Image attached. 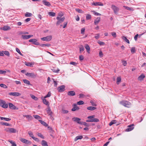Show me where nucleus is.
I'll return each instance as SVG.
<instances>
[{
	"instance_id": "55",
	"label": "nucleus",
	"mask_w": 146,
	"mask_h": 146,
	"mask_svg": "<svg viewBox=\"0 0 146 146\" xmlns=\"http://www.w3.org/2000/svg\"><path fill=\"white\" fill-rule=\"evenodd\" d=\"M123 7L127 10L131 11L132 10L131 8L129 7L126 6H123Z\"/></svg>"
},
{
	"instance_id": "38",
	"label": "nucleus",
	"mask_w": 146,
	"mask_h": 146,
	"mask_svg": "<svg viewBox=\"0 0 146 146\" xmlns=\"http://www.w3.org/2000/svg\"><path fill=\"white\" fill-rule=\"evenodd\" d=\"M86 19L87 20H88L90 19H91V15L89 14H86Z\"/></svg>"
},
{
	"instance_id": "4",
	"label": "nucleus",
	"mask_w": 146,
	"mask_h": 146,
	"mask_svg": "<svg viewBox=\"0 0 146 146\" xmlns=\"http://www.w3.org/2000/svg\"><path fill=\"white\" fill-rule=\"evenodd\" d=\"M111 7L114 13L115 14H117L119 10V8L114 5H112Z\"/></svg>"
},
{
	"instance_id": "19",
	"label": "nucleus",
	"mask_w": 146,
	"mask_h": 146,
	"mask_svg": "<svg viewBox=\"0 0 146 146\" xmlns=\"http://www.w3.org/2000/svg\"><path fill=\"white\" fill-rule=\"evenodd\" d=\"M43 3L45 5L49 6L51 5L50 3L49 2L46 1L45 0L42 1Z\"/></svg>"
},
{
	"instance_id": "17",
	"label": "nucleus",
	"mask_w": 146,
	"mask_h": 146,
	"mask_svg": "<svg viewBox=\"0 0 146 146\" xmlns=\"http://www.w3.org/2000/svg\"><path fill=\"white\" fill-rule=\"evenodd\" d=\"M68 94L69 96H73L75 95V93L73 91H70L68 92Z\"/></svg>"
},
{
	"instance_id": "57",
	"label": "nucleus",
	"mask_w": 146,
	"mask_h": 146,
	"mask_svg": "<svg viewBox=\"0 0 146 146\" xmlns=\"http://www.w3.org/2000/svg\"><path fill=\"white\" fill-rule=\"evenodd\" d=\"M90 103H91L92 105V106H96V104H95L94 103V101H93L91 100L90 101Z\"/></svg>"
},
{
	"instance_id": "54",
	"label": "nucleus",
	"mask_w": 146,
	"mask_h": 146,
	"mask_svg": "<svg viewBox=\"0 0 146 146\" xmlns=\"http://www.w3.org/2000/svg\"><path fill=\"white\" fill-rule=\"evenodd\" d=\"M98 43L100 44V45H104L105 44V43L104 42L100 41H98Z\"/></svg>"
},
{
	"instance_id": "24",
	"label": "nucleus",
	"mask_w": 146,
	"mask_h": 146,
	"mask_svg": "<svg viewBox=\"0 0 146 146\" xmlns=\"http://www.w3.org/2000/svg\"><path fill=\"white\" fill-rule=\"evenodd\" d=\"M41 144L42 146H48L47 142L45 140H42Z\"/></svg>"
},
{
	"instance_id": "11",
	"label": "nucleus",
	"mask_w": 146,
	"mask_h": 146,
	"mask_svg": "<svg viewBox=\"0 0 146 146\" xmlns=\"http://www.w3.org/2000/svg\"><path fill=\"white\" fill-rule=\"evenodd\" d=\"M134 124H132L131 125H129L128 126V128L126 130V131H129L132 130L134 129Z\"/></svg>"
},
{
	"instance_id": "26",
	"label": "nucleus",
	"mask_w": 146,
	"mask_h": 146,
	"mask_svg": "<svg viewBox=\"0 0 146 146\" xmlns=\"http://www.w3.org/2000/svg\"><path fill=\"white\" fill-rule=\"evenodd\" d=\"M85 47L88 53H90V48L88 44H86Z\"/></svg>"
},
{
	"instance_id": "27",
	"label": "nucleus",
	"mask_w": 146,
	"mask_h": 146,
	"mask_svg": "<svg viewBox=\"0 0 146 146\" xmlns=\"http://www.w3.org/2000/svg\"><path fill=\"white\" fill-rule=\"evenodd\" d=\"M47 112L49 115L51 116L52 112L51 111V109L49 107L48 108V110H47Z\"/></svg>"
},
{
	"instance_id": "39",
	"label": "nucleus",
	"mask_w": 146,
	"mask_h": 146,
	"mask_svg": "<svg viewBox=\"0 0 146 146\" xmlns=\"http://www.w3.org/2000/svg\"><path fill=\"white\" fill-rule=\"evenodd\" d=\"M48 14L49 15L52 17L54 16L56 14L55 13L50 12H49Z\"/></svg>"
},
{
	"instance_id": "28",
	"label": "nucleus",
	"mask_w": 146,
	"mask_h": 146,
	"mask_svg": "<svg viewBox=\"0 0 146 146\" xmlns=\"http://www.w3.org/2000/svg\"><path fill=\"white\" fill-rule=\"evenodd\" d=\"M122 39L125 41L127 43L129 44V40L125 36H123L122 38Z\"/></svg>"
},
{
	"instance_id": "43",
	"label": "nucleus",
	"mask_w": 146,
	"mask_h": 146,
	"mask_svg": "<svg viewBox=\"0 0 146 146\" xmlns=\"http://www.w3.org/2000/svg\"><path fill=\"white\" fill-rule=\"evenodd\" d=\"M9 141L12 144V146H17V145L15 142L11 140H9Z\"/></svg>"
},
{
	"instance_id": "56",
	"label": "nucleus",
	"mask_w": 146,
	"mask_h": 146,
	"mask_svg": "<svg viewBox=\"0 0 146 146\" xmlns=\"http://www.w3.org/2000/svg\"><path fill=\"white\" fill-rule=\"evenodd\" d=\"M27 118L29 120H31L32 118V117L30 115H27Z\"/></svg>"
},
{
	"instance_id": "47",
	"label": "nucleus",
	"mask_w": 146,
	"mask_h": 146,
	"mask_svg": "<svg viewBox=\"0 0 146 146\" xmlns=\"http://www.w3.org/2000/svg\"><path fill=\"white\" fill-rule=\"evenodd\" d=\"M3 54H5V55L8 56H9V53L8 51H3Z\"/></svg>"
},
{
	"instance_id": "25",
	"label": "nucleus",
	"mask_w": 146,
	"mask_h": 146,
	"mask_svg": "<svg viewBox=\"0 0 146 146\" xmlns=\"http://www.w3.org/2000/svg\"><path fill=\"white\" fill-rule=\"evenodd\" d=\"M0 119L1 120H4L7 121H9L11 120V119L9 118L3 117H0Z\"/></svg>"
},
{
	"instance_id": "13",
	"label": "nucleus",
	"mask_w": 146,
	"mask_h": 146,
	"mask_svg": "<svg viewBox=\"0 0 146 146\" xmlns=\"http://www.w3.org/2000/svg\"><path fill=\"white\" fill-rule=\"evenodd\" d=\"M25 75L27 76H28L29 77H30L32 78H34L36 76L33 73H30L29 72H27L25 74Z\"/></svg>"
},
{
	"instance_id": "21",
	"label": "nucleus",
	"mask_w": 146,
	"mask_h": 146,
	"mask_svg": "<svg viewBox=\"0 0 146 146\" xmlns=\"http://www.w3.org/2000/svg\"><path fill=\"white\" fill-rule=\"evenodd\" d=\"M38 121L42 125H43L44 126L47 127L48 126V125L47 124V123L44 121L40 120H39Z\"/></svg>"
},
{
	"instance_id": "15",
	"label": "nucleus",
	"mask_w": 146,
	"mask_h": 146,
	"mask_svg": "<svg viewBox=\"0 0 146 146\" xmlns=\"http://www.w3.org/2000/svg\"><path fill=\"white\" fill-rule=\"evenodd\" d=\"M92 4L93 5L97 6H103V4L100 2H94Z\"/></svg>"
},
{
	"instance_id": "22",
	"label": "nucleus",
	"mask_w": 146,
	"mask_h": 146,
	"mask_svg": "<svg viewBox=\"0 0 146 146\" xmlns=\"http://www.w3.org/2000/svg\"><path fill=\"white\" fill-rule=\"evenodd\" d=\"M100 17H98L97 18V19H95L94 21V23L96 25L97 24H98L99 22L100 21Z\"/></svg>"
},
{
	"instance_id": "14",
	"label": "nucleus",
	"mask_w": 146,
	"mask_h": 146,
	"mask_svg": "<svg viewBox=\"0 0 146 146\" xmlns=\"http://www.w3.org/2000/svg\"><path fill=\"white\" fill-rule=\"evenodd\" d=\"M65 19V18L64 17H63L62 18H61V19L60 20H58L57 22L56 23V25H58L60 24L64 21V19Z\"/></svg>"
},
{
	"instance_id": "30",
	"label": "nucleus",
	"mask_w": 146,
	"mask_h": 146,
	"mask_svg": "<svg viewBox=\"0 0 146 146\" xmlns=\"http://www.w3.org/2000/svg\"><path fill=\"white\" fill-rule=\"evenodd\" d=\"M36 135L39 137L41 138L42 139H44V137L43 135L41 133H37Z\"/></svg>"
},
{
	"instance_id": "31",
	"label": "nucleus",
	"mask_w": 146,
	"mask_h": 146,
	"mask_svg": "<svg viewBox=\"0 0 146 146\" xmlns=\"http://www.w3.org/2000/svg\"><path fill=\"white\" fill-rule=\"evenodd\" d=\"M96 108L94 107L90 106L87 108V109L89 110H94L96 109Z\"/></svg>"
},
{
	"instance_id": "10",
	"label": "nucleus",
	"mask_w": 146,
	"mask_h": 146,
	"mask_svg": "<svg viewBox=\"0 0 146 146\" xmlns=\"http://www.w3.org/2000/svg\"><path fill=\"white\" fill-rule=\"evenodd\" d=\"M33 35H22L21 36V38L23 39H27L33 36Z\"/></svg>"
},
{
	"instance_id": "59",
	"label": "nucleus",
	"mask_w": 146,
	"mask_h": 146,
	"mask_svg": "<svg viewBox=\"0 0 146 146\" xmlns=\"http://www.w3.org/2000/svg\"><path fill=\"white\" fill-rule=\"evenodd\" d=\"M6 72L5 71L0 70V74H5Z\"/></svg>"
},
{
	"instance_id": "45",
	"label": "nucleus",
	"mask_w": 146,
	"mask_h": 146,
	"mask_svg": "<svg viewBox=\"0 0 146 146\" xmlns=\"http://www.w3.org/2000/svg\"><path fill=\"white\" fill-rule=\"evenodd\" d=\"M84 50V46L82 45H81L80 47V52H82Z\"/></svg>"
},
{
	"instance_id": "33",
	"label": "nucleus",
	"mask_w": 146,
	"mask_h": 146,
	"mask_svg": "<svg viewBox=\"0 0 146 146\" xmlns=\"http://www.w3.org/2000/svg\"><path fill=\"white\" fill-rule=\"evenodd\" d=\"M145 77V76L143 74H141L138 78V79L140 80H142Z\"/></svg>"
},
{
	"instance_id": "18",
	"label": "nucleus",
	"mask_w": 146,
	"mask_h": 146,
	"mask_svg": "<svg viewBox=\"0 0 146 146\" xmlns=\"http://www.w3.org/2000/svg\"><path fill=\"white\" fill-rule=\"evenodd\" d=\"M10 28L8 26H4L3 28H1V29L3 31H7L9 30L10 29Z\"/></svg>"
},
{
	"instance_id": "50",
	"label": "nucleus",
	"mask_w": 146,
	"mask_h": 146,
	"mask_svg": "<svg viewBox=\"0 0 146 146\" xmlns=\"http://www.w3.org/2000/svg\"><path fill=\"white\" fill-rule=\"evenodd\" d=\"M33 117L37 119H40L41 118L38 115H33Z\"/></svg>"
},
{
	"instance_id": "42",
	"label": "nucleus",
	"mask_w": 146,
	"mask_h": 146,
	"mask_svg": "<svg viewBox=\"0 0 146 146\" xmlns=\"http://www.w3.org/2000/svg\"><path fill=\"white\" fill-rule=\"evenodd\" d=\"M99 121V120L98 119L93 118L91 119V122H98Z\"/></svg>"
},
{
	"instance_id": "7",
	"label": "nucleus",
	"mask_w": 146,
	"mask_h": 146,
	"mask_svg": "<svg viewBox=\"0 0 146 146\" xmlns=\"http://www.w3.org/2000/svg\"><path fill=\"white\" fill-rule=\"evenodd\" d=\"M20 140L21 142L26 144H30L31 143V141L24 138H20Z\"/></svg>"
},
{
	"instance_id": "9",
	"label": "nucleus",
	"mask_w": 146,
	"mask_h": 146,
	"mask_svg": "<svg viewBox=\"0 0 146 146\" xmlns=\"http://www.w3.org/2000/svg\"><path fill=\"white\" fill-rule=\"evenodd\" d=\"M65 86L64 85H62L57 88V90L59 92L64 91L65 90Z\"/></svg>"
},
{
	"instance_id": "6",
	"label": "nucleus",
	"mask_w": 146,
	"mask_h": 146,
	"mask_svg": "<svg viewBox=\"0 0 146 146\" xmlns=\"http://www.w3.org/2000/svg\"><path fill=\"white\" fill-rule=\"evenodd\" d=\"M37 40L36 39H31L29 40V42H33V44L36 45H40L39 42L37 41Z\"/></svg>"
},
{
	"instance_id": "1",
	"label": "nucleus",
	"mask_w": 146,
	"mask_h": 146,
	"mask_svg": "<svg viewBox=\"0 0 146 146\" xmlns=\"http://www.w3.org/2000/svg\"><path fill=\"white\" fill-rule=\"evenodd\" d=\"M119 104L124 107L128 108H130L131 104L130 102L126 100L120 101L119 102Z\"/></svg>"
},
{
	"instance_id": "48",
	"label": "nucleus",
	"mask_w": 146,
	"mask_h": 146,
	"mask_svg": "<svg viewBox=\"0 0 146 146\" xmlns=\"http://www.w3.org/2000/svg\"><path fill=\"white\" fill-rule=\"evenodd\" d=\"M16 51L18 53H19L20 55H21V56H23V54L21 53V52L20 51V50L18 48H16Z\"/></svg>"
},
{
	"instance_id": "64",
	"label": "nucleus",
	"mask_w": 146,
	"mask_h": 146,
	"mask_svg": "<svg viewBox=\"0 0 146 146\" xmlns=\"http://www.w3.org/2000/svg\"><path fill=\"white\" fill-rule=\"evenodd\" d=\"M94 12V14L95 15H97V16H99V15H101V14L97 12H96L95 11H93Z\"/></svg>"
},
{
	"instance_id": "36",
	"label": "nucleus",
	"mask_w": 146,
	"mask_h": 146,
	"mask_svg": "<svg viewBox=\"0 0 146 146\" xmlns=\"http://www.w3.org/2000/svg\"><path fill=\"white\" fill-rule=\"evenodd\" d=\"M75 10L79 13H84V11L79 9H76Z\"/></svg>"
},
{
	"instance_id": "41",
	"label": "nucleus",
	"mask_w": 146,
	"mask_h": 146,
	"mask_svg": "<svg viewBox=\"0 0 146 146\" xmlns=\"http://www.w3.org/2000/svg\"><path fill=\"white\" fill-rule=\"evenodd\" d=\"M121 79L120 77H118L117 78V84H119V83L121 82Z\"/></svg>"
},
{
	"instance_id": "12",
	"label": "nucleus",
	"mask_w": 146,
	"mask_h": 146,
	"mask_svg": "<svg viewBox=\"0 0 146 146\" xmlns=\"http://www.w3.org/2000/svg\"><path fill=\"white\" fill-rule=\"evenodd\" d=\"M73 120L75 122H77L78 123L81 124L82 122L80 121L81 119L78 117H74L72 118Z\"/></svg>"
},
{
	"instance_id": "63",
	"label": "nucleus",
	"mask_w": 146,
	"mask_h": 146,
	"mask_svg": "<svg viewBox=\"0 0 146 146\" xmlns=\"http://www.w3.org/2000/svg\"><path fill=\"white\" fill-rule=\"evenodd\" d=\"M51 96V93L50 92H49L48 94H47V95L45 96L44 97V98H46L47 97H50Z\"/></svg>"
},
{
	"instance_id": "51",
	"label": "nucleus",
	"mask_w": 146,
	"mask_h": 146,
	"mask_svg": "<svg viewBox=\"0 0 146 146\" xmlns=\"http://www.w3.org/2000/svg\"><path fill=\"white\" fill-rule=\"evenodd\" d=\"M1 123L2 125H5L7 126H10V124L7 123L1 122Z\"/></svg>"
},
{
	"instance_id": "29",
	"label": "nucleus",
	"mask_w": 146,
	"mask_h": 146,
	"mask_svg": "<svg viewBox=\"0 0 146 146\" xmlns=\"http://www.w3.org/2000/svg\"><path fill=\"white\" fill-rule=\"evenodd\" d=\"M24 82L29 85H32V84L30 83V82L28 80L24 79L23 80Z\"/></svg>"
},
{
	"instance_id": "16",
	"label": "nucleus",
	"mask_w": 146,
	"mask_h": 146,
	"mask_svg": "<svg viewBox=\"0 0 146 146\" xmlns=\"http://www.w3.org/2000/svg\"><path fill=\"white\" fill-rule=\"evenodd\" d=\"M9 108L11 109L15 110L16 108V107L15 106L11 103H9Z\"/></svg>"
},
{
	"instance_id": "58",
	"label": "nucleus",
	"mask_w": 146,
	"mask_h": 146,
	"mask_svg": "<svg viewBox=\"0 0 146 146\" xmlns=\"http://www.w3.org/2000/svg\"><path fill=\"white\" fill-rule=\"evenodd\" d=\"M111 34L113 36L114 38H115L116 36V33L115 32H113L111 33Z\"/></svg>"
},
{
	"instance_id": "53",
	"label": "nucleus",
	"mask_w": 146,
	"mask_h": 146,
	"mask_svg": "<svg viewBox=\"0 0 146 146\" xmlns=\"http://www.w3.org/2000/svg\"><path fill=\"white\" fill-rule=\"evenodd\" d=\"M0 86L4 88H7V86L3 84H0Z\"/></svg>"
},
{
	"instance_id": "2",
	"label": "nucleus",
	"mask_w": 146,
	"mask_h": 146,
	"mask_svg": "<svg viewBox=\"0 0 146 146\" xmlns=\"http://www.w3.org/2000/svg\"><path fill=\"white\" fill-rule=\"evenodd\" d=\"M0 105L4 108H6L8 107L7 104H6L5 102L2 100H0Z\"/></svg>"
},
{
	"instance_id": "5",
	"label": "nucleus",
	"mask_w": 146,
	"mask_h": 146,
	"mask_svg": "<svg viewBox=\"0 0 146 146\" xmlns=\"http://www.w3.org/2000/svg\"><path fill=\"white\" fill-rule=\"evenodd\" d=\"M52 39V36L51 35L47 36L45 37H43L41 38V39L43 41H49Z\"/></svg>"
},
{
	"instance_id": "20",
	"label": "nucleus",
	"mask_w": 146,
	"mask_h": 146,
	"mask_svg": "<svg viewBox=\"0 0 146 146\" xmlns=\"http://www.w3.org/2000/svg\"><path fill=\"white\" fill-rule=\"evenodd\" d=\"M79 109V108L77 106L76 104H74V107L72 109V111H75L76 110H78Z\"/></svg>"
},
{
	"instance_id": "62",
	"label": "nucleus",
	"mask_w": 146,
	"mask_h": 146,
	"mask_svg": "<svg viewBox=\"0 0 146 146\" xmlns=\"http://www.w3.org/2000/svg\"><path fill=\"white\" fill-rule=\"evenodd\" d=\"M100 38V35L99 34H96V36H95V38L96 39H98Z\"/></svg>"
},
{
	"instance_id": "61",
	"label": "nucleus",
	"mask_w": 146,
	"mask_h": 146,
	"mask_svg": "<svg viewBox=\"0 0 146 146\" xmlns=\"http://www.w3.org/2000/svg\"><path fill=\"white\" fill-rule=\"evenodd\" d=\"M81 125H84L86 126H88V125L85 122H82V124Z\"/></svg>"
},
{
	"instance_id": "23",
	"label": "nucleus",
	"mask_w": 146,
	"mask_h": 146,
	"mask_svg": "<svg viewBox=\"0 0 146 146\" xmlns=\"http://www.w3.org/2000/svg\"><path fill=\"white\" fill-rule=\"evenodd\" d=\"M83 138V137L82 135L80 136H76L74 139V141H76L78 139H82Z\"/></svg>"
},
{
	"instance_id": "44",
	"label": "nucleus",
	"mask_w": 146,
	"mask_h": 146,
	"mask_svg": "<svg viewBox=\"0 0 146 146\" xmlns=\"http://www.w3.org/2000/svg\"><path fill=\"white\" fill-rule=\"evenodd\" d=\"M31 97V98L34 100H38V98L35 97L34 95L31 94L30 95Z\"/></svg>"
},
{
	"instance_id": "52",
	"label": "nucleus",
	"mask_w": 146,
	"mask_h": 146,
	"mask_svg": "<svg viewBox=\"0 0 146 146\" xmlns=\"http://www.w3.org/2000/svg\"><path fill=\"white\" fill-rule=\"evenodd\" d=\"M84 102L82 101H80L77 102V104L79 105H81L84 104Z\"/></svg>"
},
{
	"instance_id": "32",
	"label": "nucleus",
	"mask_w": 146,
	"mask_h": 146,
	"mask_svg": "<svg viewBox=\"0 0 146 146\" xmlns=\"http://www.w3.org/2000/svg\"><path fill=\"white\" fill-rule=\"evenodd\" d=\"M45 98H44L43 100H43V103L44 104H45V105H48V103H49V102H48L45 99Z\"/></svg>"
},
{
	"instance_id": "46",
	"label": "nucleus",
	"mask_w": 146,
	"mask_h": 146,
	"mask_svg": "<svg viewBox=\"0 0 146 146\" xmlns=\"http://www.w3.org/2000/svg\"><path fill=\"white\" fill-rule=\"evenodd\" d=\"M131 53H133L135 52L136 50L135 47H133L131 49Z\"/></svg>"
},
{
	"instance_id": "3",
	"label": "nucleus",
	"mask_w": 146,
	"mask_h": 146,
	"mask_svg": "<svg viewBox=\"0 0 146 146\" xmlns=\"http://www.w3.org/2000/svg\"><path fill=\"white\" fill-rule=\"evenodd\" d=\"M5 131L9 133H15L16 132V130L13 128H7L5 129Z\"/></svg>"
},
{
	"instance_id": "8",
	"label": "nucleus",
	"mask_w": 146,
	"mask_h": 146,
	"mask_svg": "<svg viewBox=\"0 0 146 146\" xmlns=\"http://www.w3.org/2000/svg\"><path fill=\"white\" fill-rule=\"evenodd\" d=\"M10 96H20L21 94L18 92H11L9 93Z\"/></svg>"
},
{
	"instance_id": "40",
	"label": "nucleus",
	"mask_w": 146,
	"mask_h": 146,
	"mask_svg": "<svg viewBox=\"0 0 146 146\" xmlns=\"http://www.w3.org/2000/svg\"><path fill=\"white\" fill-rule=\"evenodd\" d=\"M116 120H114L110 122V123L109 124V125L110 126H111L112 125L115 124L116 123Z\"/></svg>"
},
{
	"instance_id": "35",
	"label": "nucleus",
	"mask_w": 146,
	"mask_h": 146,
	"mask_svg": "<svg viewBox=\"0 0 146 146\" xmlns=\"http://www.w3.org/2000/svg\"><path fill=\"white\" fill-rule=\"evenodd\" d=\"M28 133L29 135V136L31 137L32 139L34 137L33 132L31 131H28Z\"/></svg>"
},
{
	"instance_id": "60",
	"label": "nucleus",
	"mask_w": 146,
	"mask_h": 146,
	"mask_svg": "<svg viewBox=\"0 0 146 146\" xmlns=\"http://www.w3.org/2000/svg\"><path fill=\"white\" fill-rule=\"evenodd\" d=\"M70 64L74 65L75 66H76L77 65V63L74 62H71L70 63Z\"/></svg>"
},
{
	"instance_id": "49",
	"label": "nucleus",
	"mask_w": 146,
	"mask_h": 146,
	"mask_svg": "<svg viewBox=\"0 0 146 146\" xmlns=\"http://www.w3.org/2000/svg\"><path fill=\"white\" fill-rule=\"evenodd\" d=\"M61 112L63 113H68V111L67 110L62 109V110Z\"/></svg>"
},
{
	"instance_id": "34",
	"label": "nucleus",
	"mask_w": 146,
	"mask_h": 146,
	"mask_svg": "<svg viewBox=\"0 0 146 146\" xmlns=\"http://www.w3.org/2000/svg\"><path fill=\"white\" fill-rule=\"evenodd\" d=\"M32 15V14L29 12H26L25 14V16L26 17H31Z\"/></svg>"
},
{
	"instance_id": "37",
	"label": "nucleus",
	"mask_w": 146,
	"mask_h": 146,
	"mask_svg": "<svg viewBox=\"0 0 146 146\" xmlns=\"http://www.w3.org/2000/svg\"><path fill=\"white\" fill-rule=\"evenodd\" d=\"M51 70L53 72H56V73H58L59 72V71H60L59 69H55L54 68H53Z\"/></svg>"
}]
</instances>
